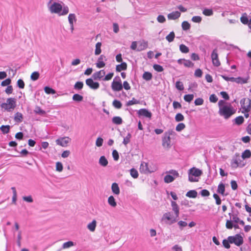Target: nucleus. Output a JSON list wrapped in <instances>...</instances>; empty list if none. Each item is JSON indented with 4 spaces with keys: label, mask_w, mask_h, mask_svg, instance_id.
Listing matches in <instances>:
<instances>
[{
    "label": "nucleus",
    "mask_w": 251,
    "mask_h": 251,
    "mask_svg": "<svg viewBox=\"0 0 251 251\" xmlns=\"http://www.w3.org/2000/svg\"><path fill=\"white\" fill-rule=\"evenodd\" d=\"M171 206L172 207V210L175 212L176 217L173 219L172 218L171 212H168L164 213L162 218V220H167L169 221L168 224L170 225L177 221V218L178 217L179 214V208L176 202L175 201H171Z\"/></svg>",
    "instance_id": "1"
},
{
    "label": "nucleus",
    "mask_w": 251,
    "mask_h": 251,
    "mask_svg": "<svg viewBox=\"0 0 251 251\" xmlns=\"http://www.w3.org/2000/svg\"><path fill=\"white\" fill-rule=\"evenodd\" d=\"M50 11L51 13L58 14L59 16L65 15L69 13V8L67 6H64L56 2L51 4L50 7Z\"/></svg>",
    "instance_id": "2"
},
{
    "label": "nucleus",
    "mask_w": 251,
    "mask_h": 251,
    "mask_svg": "<svg viewBox=\"0 0 251 251\" xmlns=\"http://www.w3.org/2000/svg\"><path fill=\"white\" fill-rule=\"evenodd\" d=\"M236 110L229 104L224 105L223 107L219 108V114L221 116L224 117L225 119H229L232 115L235 113Z\"/></svg>",
    "instance_id": "3"
},
{
    "label": "nucleus",
    "mask_w": 251,
    "mask_h": 251,
    "mask_svg": "<svg viewBox=\"0 0 251 251\" xmlns=\"http://www.w3.org/2000/svg\"><path fill=\"white\" fill-rule=\"evenodd\" d=\"M202 174V172L201 170L193 167L189 170L188 171V180L190 182H197L199 181L198 179H197L195 177H198L201 176Z\"/></svg>",
    "instance_id": "4"
},
{
    "label": "nucleus",
    "mask_w": 251,
    "mask_h": 251,
    "mask_svg": "<svg viewBox=\"0 0 251 251\" xmlns=\"http://www.w3.org/2000/svg\"><path fill=\"white\" fill-rule=\"evenodd\" d=\"M175 134V132L172 129L168 130L166 131L162 137V146L165 148L167 149H170L171 147V138L170 135Z\"/></svg>",
    "instance_id": "5"
},
{
    "label": "nucleus",
    "mask_w": 251,
    "mask_h": 251,
    "mask_svg": "<svg viewBox=\"0 0 251 251\" xmlns=\"http://www.w3.org/2000/svg\"><path fill=\"white\" fill-rule=\"evenodd\" d=\"M166 173L168 174L166 175L164 178V181L166 183L173 182L176 178L179 176L177 171L175 170H170L167 171Z\"/></svg>",
    "instance_id": "6"
},
{
    "label": "nucleus",
    "mask_w": 251,
    "mask_h": 251,
    "mask_svg": "<svg viewBox=\"0 0 251 251\" xmlns=\"http://www.w3.org/2000/svg\"><path fill=\"white\" fill-rule=\"evenodd\" d=\"M229 239H231V244H234L238 247L241 246L244 243L243 237L240 234H236L234 236H229Z\"/></svg>",
    "instance_id": "7"
},
{
    "label": "nucleus",
    "mask_w": 251,
    "mask_h": 251,
    "mask_svg": "<svg viewBox=\"0 0 251 251\" xmlns=\"http://www.w3.org/2000/svg\"><path fill=\"white\" fill-rule=\"evenodd\" d=\"M92 77L86 79V84L91 89L97 90L100 87V83L98 82L94 81Z\"/></svg>",
    "instance_id": "8"
},
{
    "label": "nucleus",
    "mask_w": 251,
    "mask_h": 251,
    "mask_svg": "<svg viewBox=\"0 0 251 251\" xmlns=\"http://www.w3.org/2000/svg\"><path fill=\"white\" fill-rule=\"evenodd\" d=\"M213 65L215 67H219L221 65L220 61L218 58V54L217 49H215L212 50L211 54Z\"/></svg>",
    "instance_id": "9"
},
{
    "label": "nucleus",
    "mask_w": 251,
    "mask_h": 251,
    "mask_svg": "<svg viewBox=\"0 0 251 251\" xmlns=\"http://www.w3.org/2000/svg\"><path fill=\"white\" fill-rule=\"evenodd\" d=\"M138 115L139 117L143 116L146 118L151 119L152 117L151 112L146 108H141L139 109L137 112Z\"/></svg>",
    "instance_id": "10"
},
{
    "label": "nucleus",
    "mask_w": 251,
    "mask_h": 251,
    "mask_svg": "<svg viewBox=\"0 0 251 251\" xmlns=\"http://www.w3.org/2000/svg\"><path fill=\"white\" fill-rule=\"evenodd\" d=\"M70 140L71 139L69 137H64L57 139L56 140V143L57 145L65 147L67 146V144Z\"/></svg>",
    "instance_id": "11"
},
{
    "label": "nucleus",
    "mask_w": 251,
    "mask_h": 251,
    "mask_svg": "<svg viewBox=\"0 0 251 251\" xmlns=\"http://www.w3.org/2000/svg\"><path fill=\"white\" fill-rule=\"evenodd\" d=\"M111 88L114 91L118 92L123 90V86L122 83L113 80L111 83Z\"/></svg>",
    "instance_id": "12"
},
{
    "label": "nucleus",
    "mask_w": 251,
    "mask_h": 251,
    "mask_svg": "<svg viewBox=\"0 0 251 251\" xmlns=\"http://www.w3.org/2000/svg\"><path fill=\"white\" fill-rule=\"evenodd\" d=\"M105 75V71L104 70H101L98 72L94 73L92 75V77L94 80H100L102 78V77Z\"/></svg>",
    "instance_id": "13"
},
{
    "label": "nucleus",
    "mask_w": 251,
    "mask_h": 251,
    "mask_svg": "<svg viewBox=\"0 0 251 251\" xmlns=\"http://www.w3.org/2000/svg\"><path fill=\"white\" fill-rule=\"evenodd\" d=\"M103 60L106 61L107 59L105 55L101 54L99 57L98 62L96 64L97 68H101L105 66V63L103 61Z\"/></svg>",
    "instance_id": "14"
},
{
    "label": "nucleus",
    "mask_w": 251,
    "mask_h": 251,
    "mask_svg": "<svg viewBox=\"0 0 251 251\" xmlns=\"http://www.w3.org/2000/svg\"><path fill=\"white\" fill-rule=\"evenodd\" d=\"M226 227L228 229H231L233 227L235 229L240 228L238 224H232V223L231 221V219H227L226 220Z\"/></svg>",
    "instance_id": "15"
},
{
    "label": "nucleus",
    "mask_w": 251,
    "mask_h": 251,
    "mask_svg": "<svg viewBox=\"0 0 251 251\" xmlns=\"http://www.w3.org/2000/svg\"><path fill=\"white\" fill-rule=\"evenodd\" d=\"M181 13L178 11H174L169 13L168 15V18L169 20H176L180 16Z\"/></svg>",
    "instance_id": "16"
},
{
    "label": "nucleus",
    "mask_w": 251,
    "mask_h": 251,
    "mask_svg": "<svg viewBox=\"0 0 251 251\" xmlns=\"http://www.w3.org/2000/svg\"><path fill=\"white\" fill-rule=\"evenodd\" d=\"M127 69V64L126 62H122L120 64L117 65L116 66V71L121 72L122 71H125Z\"/></svg>",
    "instance_id": "17"
},
{
    "label": "nucleus",
    "mask_w": 251,
    "mask_h": 251,
    "mask_svg": "<svg viewBox=\"0 0 251 251\" xmlns=\"http://www.w3.org/2000/svg\"><path fill=\"white\" fill-rule=\"evenodd\" d=\"M6 102L8 103L10 108L13 109L16 106V99L13 98H9L7 99Z\"/></svg>",
    "instance_id": "18"
},
{
    "label": "nucleus",
    "mask_w": 251,
    "mask_h": 251,
    "mask_svg": "<svg viewBox=\"0 0 251 251\" xmlns=\"http://www.w3.org/2000/svg\"><path fill=\"white\" fill-rule=\"evenodd\" d=\"M217 192V193L221 194L223 196H226L227 195V194H225V185L223 183L220 182L219 184Z\"/></svg>",
    "instance_id": "19"
},
{
    "label": "nucleus",
    "mask_w": 251,
    "mask_h": 251,
    "mask_svg": "<svg viewBox=\"0 0 251 251\" xmlns=\"http://www.w3.org/2000/svg\"><path fill=\"white\" fill-rule=\"evenodd\" d=\"M111 190L113 193L115 195H118L120 193V190L118 184L116 182H114L112 184Z\"/></svg>",
    "instance_id": "20"
},
{
    "label": "nucleus",
    "mask_w": 251,
    "mask_h": 251,
    "mask_svg": "<svg viewBox=\"0 0 251 251\" xmlns=\"http://www.w3.org/2000/svg\"><path fill=\"white\" fill-rule=\"evenodd\" d=\"M99 163L102 167H106L108 164V161L105 156H101L99 159Z\"/></svg>",
    "instance_id": "21"
},
{
    "label": "nucleus",
    "mask_w": 251,
    "mask_h": 251,
    "mask_svg": "<svg viewBox=\"0 0 251 251\" xmlns=\"http://www.w3.org/2000/svg\"><path fill=\"white\" fill-rule=\"evenodd\" d=\"M112 122L114 124L116 125H120L122 124L123 121L121 117L114 116L112 119Z\"/></svg>",
    "instance_id": "22"
},
{
    "label": "nucleus",
    "mask_w": 251,
    "mask_h": 251,
    "mask_svg": "<svg viewBox=\"0 0 251 251\" xmlns=\"http://www.w3.org/2000/svg\"><path fill=\"white\" fill-rule=\"evenodd\" d=\"M233 122L234 124L240 126L244 122V117L242 116H239L233 120Z\"/></svg>",
    "instance_id": "23"
},
{
    "label": "nucleus",
    "mask_w": 251,
    "mask_h": 251,
    "mask_svg": "<svg viewBox=\"0 0 251 251\" xmlns=\"http://www.w3.org/2000/svg\"><path fill=\"white\" fill-rule=\"evenodd\" d=\"M198 196V193L195 190H191L188 191L186 196L190 198H196Z\"/></svg>",
    "instance_id": "24"
},
{
    "label": "nucleus",
    "mask_w": 251,
    "mask_h": 251,
    "mask_svg": "<svg viewBox=\"0 0 251 251\" xmlns=\"http://www.w3.org/2000/svg\"><path fill=\"white\" fill-rule=\"evenodd\" d=\"M142 78L147 81H150L152 78V75L150 72H145L142 75Z\"/></svg>",
    "instance_id": "25"
},
{
    "label": "nucleus",
    "mask_w": 251,
    "mask_h": 251,
    "mask_svg": "<svg viewBox=\"0 0 251 251\" xmlns=\"http://www.w3.org/2000/svg\"><path fill=\"white\" fill-rule=\"evenodd\" d=\"M97 226V222L95 220H93L91 223L88 224L87 228L91 231H94Z\"/></svg>",
    "instance_id": "26"
},
{
    "label": "nucleus",
    "mask_w": 251,
    "mask_h": 251,
    "mask_svg": "<svg viewBox=\"0 0 251 251\" xmlns=\"http://www.w3.org/2000/svg\"><path fill=\"white\" fill-rule=\"evenodd\" d=\"M241 22L245 25H247L250 20L248 17V15L246 13H244L242 15V16L240 18Z\"/></svg>",
    "instance_id": "27"
},
{
    "label": "nucleus",
    "mask_w": 251,
    "mask_h": 251,
    "mask_svg": "<svg viewBox=\"0 0 251 251\" xmlns=\"http://www.w3.org/2000/svg\"><path fill=\"white\" fill-rule=\"evenodd\" d=\"M14 119L17 123H21L23 121V115L21 113L18 112L15 113Z\"/></svg>",
    "instance_id": "28"
},
{
    "label": "nucleus",
    "mask_w": 251,
    "mask_h": 251,
    "mask_svg": "<svg viewBox=\"0 0 251 251\" xmlns=\"http://www.w3.org/2000/svg\"><path fill=\"white\" fill-rule=\"evenodd\" d=\"M108 204L113 207H115L117 206V202L113 196H110L108 198Z\"/></svg>",
    "instance_id": "29"
},
{
    "label": "nucleus",
    "mask_w": 251,
    "mask_h": 251,
    "mask_svg": "<svg viewBox=\"0 0 251 251\" xmlns=\"http://www.w3.org/2000/svg\"><path fill=\"white\" fill-rule=\"evenodd\" d=\"M45 92L47 94H55L56 93V91L52 88L51 87L46 86L44 88Z\"/></svg>",
    "instance_id": "30"
},
{
    "label": "nucleus",
    "mask_w": 251,
    "mask_h": 251,
    "mask_svg": "<svg viewBox=\"0 0 251 251\" xmlns=\"http://www.w3.org/2000/svg\"><path fill=\"white\" fill-rule=\"evenodd\" d=\"M223 246L227 249L230 248V244H231V239H229V236L227 237V239H224L222 242Z\"/></svg>",
    "instance_id": "31"
},
{
    "label": "nucleus",
    "mask_w": 251,
    "mask_h": 251,
    "mask_svg": "<svg viewBox=\"0 0 251 251\" xmlns=\"http://www.w3.org/2000/svg\"><path fill=\"white\" fill-rule=\"evenodd\" d=\"M10 126L9 125H2L0 127V130L3 134H5L9 132Z\"/></svg>",
    "instance_id": "32"
},
{
    "label": "nucleus",
    "mask_w": 251,
    "mask_h": 251,
    "mask_svg": "<svg viewBox=\"0 0 251 251\" xmlns=\"http://www.w3.org/2000/svg\"><path fill=\"white\" fill-rule=\"evenodd\" d=\"M243 159L249 158L251 157V151L250 150L247 149L245 150L241 155Z\"/></svg>",
    "instance_id": "33"
},
{
    "label": "nucleus",
    "mask_w": 251,
    "mask_h": 251,
    "mask_svg": "<svg viewBox=\"0 0 251 251\" xmlns=\"http://www.w3.org/2000/svg\"><path fill=\"white\" fill-rule=\"evenodd\" d=\"M101 42H98L96 44V49L95 50V54L96 55H98L100 54L101 52Z\"/></svg>",
    "instance_id": "34"
},
{
    "label": "nucleus",
    "mask_w": 251,
    "mask_h": 251,
    "mask_svg": "<svg viewBox=\"0 0 251 251\" xmlns=\"http://www.w3.org/2000/svg\"><path fill=\"white\" fill-rule=\"evenodd\" d=\"M11 190H12V192H13L12 203L13 204H16V201H17V191H16L15 187H11Z\"/></svg>",
    "instance_id": "35"
},
{
    "label": "nucleus",
    "mask_w": 251,
    "mask_h": 251,
    "mask_svg": "<svg viewBox=\"0 0 251 251\" xmlns=\"http://www.w3.org/2000/svg\"><path fill=\"white\" fill-rule=\"evenodd\" d=\"M34 112L35 114H39L40 115L43 116L46 114V111L41 108L40 106H36L35 107V109L34 110Z\"/></svg>",
    "instance_id": "36"
},
{
    "label": "nucleus",
    "mask_w": 251,
    "mask_h": 251,
    "mask_svg": "<svg viewBox=\"0 0 251 251\" xmlns=\"http://www.w3.org/2000/svg\"><path fill=\"white\" fill-rule=\"evenodd\" d=\"M84 84L82 81H77L74 86V88L76 90H80L83 88Z\"/></svg>",
    "instance_id": "37"
},
{
    "label": "nucleus",
    "mask_w": 251,
    "mask_h": 251,
    "mask_svg": "<svg viewBox=\"0 0 251 251\" xmlns=\"http://www.w3.org/2000/svg\"><path fill=\"white\" fill-rule=\"evenodd\" d=\"M73 100L76 102H80L83 100V97L82 96L78 94H75L73 96Z\"/></svg>",
    "instance_id": "38"
},
{
    "label": "nucleus",
    "mask_w": 251,
    "mask_h": 251,
    "mask_svg": "<svg viewBox=\"0 0 251 251\" xmlns=\"http://www.w3.org/2000/svg\"><path fill=\"white\" fill-rule=\"evenodd\" d=\"M179 50L183 53H187L189 51V48L183 44L179 45Z\"/></svg>",
    "instance_id": "39"
},
{
    "label": "nucleus",
    "mask_w": 251,
    "mask_h": 251,
    "mask_svg": "<svg viewBox=\"0 0 251 251\" xmlns=\"http://www.w3.org/2000/svg\"><path fill=\"white\" fill-rule=\"evenodd\" d=\"M68 21L70 25L74 24V22L76 21V18L75 14H70L68 16Z\"/></svg>",
    "instance_id": "40"
},
{
    "label": "nucleus",
    "mask_w": 251,
    "mask_h": 251,
    "mask_svg": "<svg viewBox=\"0 0 251 251\" xmlns=\"http://www.w3.org/2000/svg\"><path fill=\"white\" fill-rule=\"evenodd\" d=\"M247 100L248 101V104L247 105L244 106L243 108L242 111L243 112H250L251 109V100L249 98L247 99Z\"/></svg>",
    "instance_id": "41"
},
{
    "label": "nucleus",
    "mask_w": 251,
    "mask_h": 251,
    "mask_svg": "<svg viewBox=\"0 0 251 251\" xmlns=\"http://www.w3.org/2000/svg\"><path fill=\"white\" fill-rule=\"evenodd\" d=\"M112 105L116 109H120L122 107V103L120 100H114L112 102Z\"/></svg>",
    "instance_id": "42"
},
{
    "label": "nucleus",
    "mask_w": 251,
    "mask_h": 251,
    "mask_svg": "<svg viewBox=\"0 0 251 251\" xmlns=\"http://www.w3.org/2000/svg\"><path fill=\"white\" fill-rule=\"evenodd\" d=\"M181 27L183 30L187 31L190 28L191 25L188 22L185 21L182 23Z\"/></svg>",
    "instance_id": "43"
},
{
    "label": "nucleus",
    "mask_w": 251,
    "mask_h": 251,
    "mask_svg": "<svg viewBox=\"0 0 251 251\" xmlns=\"http://www.w3.org/2000/svg\"><path fill=\"white\" fill-rule=\"evenodd\" d=\"M175 37V34L174 31H171L168 35L166 36V39L169 42H172L174 41Z\"/></svg>",
    "instance_id": "44"
},
{
    "label": "nucleus",
    "mask_w": 251,
    "mask_h": 251,
    "mask_svg": "<svg viewBox=\"0 0 251 251\" xmlns=\"http://www.w3.org/2000/svg\"><path fill=\"white\" fill-rule=\"evenodd\" d=\"M139 103L140 101L139 100H137L134 98H133L131 100L128 101L126 103V106H129L133 104H139Z\"/></svg>",
    "instance_id": "45"
},
{
    "label": "nucleus",
    "mask_w": 251,
    "mask_h": 251,
    "mask_svg": "<svg viewBox=\"0 0 251 251\" xmlns=\"http://www.w3.org/2000/svg\"><path fill=\"white\" fill-rule=\"evenodd\" d=\"M148 47V42L144 41L141 43L140 45L139 46L138 48L137 49V51H140L146 49Z\"/></svg>",
    "instance_id": "46"
},
{
    "label": "nucleus",
    "mask_w": 251,
    "mask_h": 251,
    "mask_svg": "<svg viewBox=\"0 0 251 251\" xmlns=\"http://www.w3.org/2000/svg\"><path fill=\"white\" fill-rule=\"evenodd\" d=\"M130 174L133 178H137L139 176L138 171L134 168H132L130 170Z\"/></svg>",
    "instance_id": "47"
},
{
    "label": "nucleus",
    "mask_w": 251,
    "mask_h": 251,
    "mask_svg": "<svg viewBox=\"0 0 251 251\" xmlns=\"http://www.w3.org/2000/svg\"><path fill=\"white\" fill-rule=\"evenodd\" d=\"M40 76V74L38 72H33L30 75V79L33 81L37 80Z\"/></svg>",
    "instance_id": "48"
},
{
    "label": "nucleus",
    "mask_w": 251,
    "mask_h": 251,
    "mask_svg": "<svg viewBox=\"0 0 251 251\" xmlns=\"http://www.w3.org/2000/svg\"><path fill=\"white\" fill-rule=\"evenodd\" d=\"M203 14L207 16H210L213 14V11L212 9L204 8L202 11Z\"/></svg>",
    "instance_id": "49"
},
{
    "label": "nucleus",
    "mask_w": 251,
    "mask_h": 251,
    "mask_svg": "<svg viewBox=\"0 0 251 251\" xmlns=\"http://www.w3.org/2000/svg\"><path fill=\"white\" fill-rule=\"evenodd\" d=\"M193 94H186L184 96V100L185 101L190 102L194 99Z\"/></svg>",
    "instance_id": "50"
},
{
    "label": "nucleus",
    "mask_w": 251,
    "mask_h": 251,
    "mask_svg": "<svg viewBox=\"0 0 251 251\" xmlns=\"http://www.w3.org/2000/svg\"><path fill=\"white\" fill-rule=\"evenodd\" d=\"M175 118L176 121L177 122L183 121L184 120V117L180 113H177L176 115Z\"/></svg>",
    "instance_id": "51"
},
{
    "label": "nucleus",
    "mask_w": 251,
    "mask_h": 251,
    "mask_svg": "<svg viewBox=\"0 0 251 251\" xmlns=\"http://www.w3.org/2000/svg\"><path fill=\"white\" fill-rule=\"evenodd\" d=\"M183 65L186 67L192 68L194 66V64L190 60H187L184 59Z\"/></svg>",
    "instance_id": "52"
},
{
    "label": "nucleus",
    "mask_w": 251,
    "mask_h": 251,
    "mask_svg": "<svg viewBox=\"0 0 251 251\" xmlns=\"http://www.w3.org/2000/svg\"><path fill=\"white\" fill-rule=\"evenodd\" d=\"M238 212L237 211V213L232 215V218L231 219V221L232 224H238L240 218L238 217Z\"/></svg>",
    "instance_id": "53"
},
{
    "label": "nucleus",
    "mask_w": 251,
    "mask_h": 251,
    "mask_svg": "<svg viewBox=\"0 0 251 251\" xmlns=\"http://www.w3.org/2000/svg\"><path fill=\"white\" fill-rule=\"evenodd\" d=\"M74 245V243L72 241H69L63 243L62 245L63 249L70 248Z\"/></svg>",
    "instance_id": "54"
},
{
    "label": "nucleus",
    "mask_w": 251,
    "mask_h": 251,
    "mask_svg": "<svg viewBox=\"0 0 251 251\" xmlns=\"http://www.w3.org/2000/svg\"><path fill=\"white\" fill-rule=\"evenodd\" d=\"M153 68L157 72H162L164 71L163 67L159 64H154L153 65Z\"/></svg>",
    "instance_id": "55"
},
{
    "label": "nucleus",
    "mask_w": 251,
    "mask_h": 251,
    "mask_svg": "<svg viewBox=\"0 0 251 251\" xmlns=\"http://www.w3.org/2000/svg\"><path fill=\"white\" fill-rule=\"evenodd\" d=\"M176 87L179 91H182L184 90V86L183 83L180 81H177L176 83Z\"/></svg>",
    "instance_id": "56"
},
{
    "label": "nucleus",
    "mask_w": 251,
    "mask_h": 251,
    "mask_svg": "<svg viewBox=\"0 0 251 251\" xmlns=\"http://www.w3.org/2000/svg\"><path fill=\"white\" fill-rule=\"evenodd\" d=\"M11 83V79L10 78H6L1 82V86H9Z\"/></svg>",
    "instance_id": "57"
},
{
    "label": "nucleus",
    "mask_w": 251,
    "mask_h": 251,
    "mask_svg": "<svg viewBox=\"0 0 251 251\" xmlns=\"http://www.w3.org/2000/svg\"><path fill=\"white\" fill-rule=\"evenodd\" d=\"M185 128V125L183 123H179L176 127V130L180 132Z\"/></svg>",
    "instance_id": "58"
},
{
    "label": "nucleus",
    "mask_w": 251,
    "mask_h": 251,
    "mask_svg": "<svg viewBox=\"0 0 251 251\" xmlns=\"http://www.w3.org/2000/svg\"><path fill=\"white\" fill-rule=\"evenodd\" d=\"M204 100L202 98H197L194 101V104L196 106L201 105L203 104Z\"/></svg>",
    "instance_id": "59"
},
{
    "label": "nucleus",
    "mask_w": 251,
    "mask_h": 251,
    "mask_svg": "<svg viewBox=\"0 0 251 251\" xmlns=\"http://www.w3.org/2000/svg\"><path fill=\"white\" fill-rule=\"evenodd\" d=\"M17 86L20 89H24L25 86L24 81L22 79H19L17 82Z\"/></svg>",
    "instance_id": "60"
},
{
    "label": "nucleus",
    "mask_w": 251,
    "mask_h": 251,
    "mask_svg": "<svg viewBox=\"0 0 251 251\" xmlns=\"http://www.w3.org/2000/svg\"><path fill=\"white\" fill-rule=\"evenodd\" d=\"M112 157L115 161H118L119 159V155L116 150H113L112 153Z\"/></svg>",
    "instance_id": "61"
},
{
    "label": "nucleus",
    "mask_w": 251,
    "mask_h": 251,
    "mask_svg": "<svg viewBox=\"0 0 251 251\" xmlns=\"http://www.w3.org/2000/svg\"><path fill=\"white\" fill-rule=\"evenodd\" d=\"M56 171L59 172H61L62 171L63 167L62 163L60 162H57L56 163Z\"/></svg>",
    "instance_id": "62"
},
{
    "label": "nucleus",
    "mask_w": 251,
    "mask_h": 251,
    "mask_svg": "<svg viewBox=\"0 0 251 251\" xmlns=\"http://www.w3.org/2000/svg\"><path fill=\"white\" fill-rule=\"evenodd\" d=\"M218 100V97L217 96L214 94H211L209 97V101L212 103H216Z\"/></svg>",
    "instance_id": "63"
},
{
    "label": "nucleus",
    "mask_w": 251,
    "mask_h": 251,
    "mask_svg": "<svg viewBox=\"0 0 251 251\" xmlns=\"http://www.w3.org/2000/svg\"><path fill=\"white\" fill-rule=\"evenodd\" d=\"M220 95L222 97L226 100H229V96L228 93L226 91H222L220 92Z\"/></svg>",
    "instance_id": "64"
}]
</instances>
